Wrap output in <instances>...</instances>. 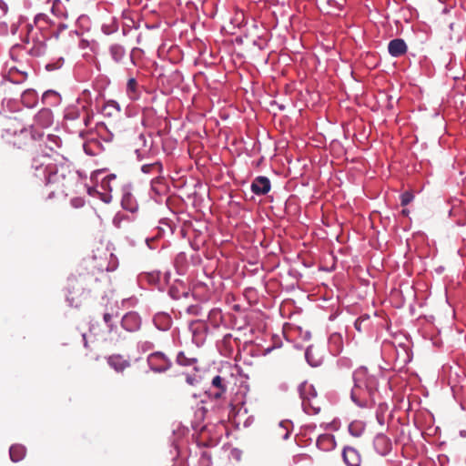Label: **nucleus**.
I'll list each match as a JSON object with an SVG mask.
<instances>
[{
  "label": "nucleus",
  "mask_w": 466,
  "mask_h": 466,
  "mask_svg": "<svg viewBox=\"0 0 466 466\" xmlns=\"http://www.w3.org/2000/svg\"><path fill=\"white\" fill-rule=\"evenodd\" d=\"M414 198V195L410 191H405L400 196V203L401 206H407L410 204Z\"/></svg>",
  "instance_id": "27"
},
{
  "label": "nucleus",
  "mask_w": 466,
  "mask_h": 466,
  "mask_svg": "<svg viewBox=\"0 0 466 466\" xmlns=\"http://www.w3.org/2000/svg\"><path fill=\"white\" fill-rule=\"evenodd\" d=\"M187 382L189 385H193V384H194V382H195V378H193L192 376L187 375Z\"/></svg>",
  "instance_id": "33"
},
{
  "label": "nucleus",
  "mask_w": 466,
  "mask_h": 466,
  "mask_svg": "<svg viewBox=\"0 0 466 466\" xmlns=\"http://www.w3.org/2000/svg\"><path fill=\"white\" fill-rule=\"evenodd\" d=\"M231 408H232V409H231V411H230V413H233V412H235V407H234L233 405H231Z\"/></svg>",
  "instance_id": "38"
},
{
  "label": "nucleus",
  "mask_w": 466,
  "mask_h": 466,
  "mask_svg": "<svg viewBox=\"0 0 466 466\" xmlns=\"http://www.w3.org/2000/svg\"><path fill=\"white\" fill-rule=\"evenodd\" d=\"M35 95V92L34 91H31V90H26L25 91L24 93V96H34Z\"/></svg>",
  "instance_id": "35"
},
{
  "label": "nucleus",
  "mask_w": 466,
  "mask_h": 466,
  "mask_svg": "<svg viewBox=\"0 0 466 466\" xmlns=\"http://www.w3.org/2000/svg\"><path fill=\"white\" fill-rule=\"evenodd\" d=\"M120 106L114 100L107 101L102 108V114L107 117L117 116L120 115Z\"/></svg>",
  "instance_id": "17"
},
{
  "label": "nucleus",
  "mask_w": 466,
  "mask_h": 466,
  "mask_svg": "<svg viewBox=\"0 0 466 466\" xmlns=\"http://www.w3.org/2000/svg\"><path fill=\"white\" fill-rule=\"evenodd\" d=\"M118 317H119V313H118L117 309H116V307H114V306H111L109 309L107 308L106 311L104 313V316H103L104 321L109 328L110 331L113 330L112 319H116Z\"/></svg>",
  "instance_id": "21"
},
{
  "label": "nucleus",
  "mask_w": 466,
  "mask_h": 466,
  "mask_svg": "<svg viewBox=\"0 0 466 466\" xmlns=\"http://www.w3.org/2000/svg\"><path fill=\"white\" fill-rule=\"evenodd\" d=\"M76 282L75 280H70L69 283H68V295L66 297V299L67 301L69 302V304L71 306H75V307H77L78 306V303L77 301L76 300V297L72 295V291L71 289L75 290L76 289V297L78 298L80 295H81V289L77 288L76 289Z\"/></svg>",
  "instance_id": "23"
},
{
  "label": "nucleus",
  "mask_w": 466,
  "mask_h": 466,
  "mask_svg": "<svg viewBox=\"0 0 466 466\" xmlns=\"http://www.w3.org/2000/svg\"><path fill=\"white\" fill-rule=\"evenodd\" d=\"M116 186V176L115 174L106 176L101 181V187L109 192H112Z\"/></svg>",
  "instance_id": "24"
},
{
  "label": "nucleus",
  "mask_w": 466,
  "mask_h": 466,
  "mask_svg": "<svg viewBox=\"0 0 466 466\" xmlns=\"http://www.w3.org/2000/svg\"><path fill=\"white\" fill-rule=\"evenodd\" d=\"M301 405L304 411L309 415L318 414L321 410L322 400L318 397L314 387L308 383L299 386Z\"/></svg>",
  "instance_id": "3"
},
{
  "label": "nucleus",
  "mask_w": 466,
  "mask_h": 466,
  "mask_svg": "<svg viewBox=\"0 0 466 466\" xmlns=\"http://www.w3.org/2000/svg\"><path fill=\"white\" fill-rule=\"evenodd\" d=\"M368 319H369V318H368V317H365V318H364V317H360V318H359L358 319H356V321H355V323H354V326H355L356 329H357L358 331L361 332V331H362V328H363V327H362V324H363L365 321H367Z\"/></svg>",
  "instance_id": "29"
},
{
  "label": "nucleus",
  "mask_w": 466,
  "mask_h": 466,
  "mask_svg": "<svg viewBox=\"0 0 466 466\" xmlns=\"http://www.w3.org/2000/svg\"><path fill=\"white\" fill-rule=\"evenodd\" d=\"M17 77L15 76V73L9 72L10 80L14 83H21L26 78V74L24 72H16Z\"/></svg>",
  "instance_id": "28"
},
{
  "label": "nucleus",
  "mask_w": 466,
  "mask_h": 466,
  "mask_svg": "<svg viewBox=\"0 0 466 466\" xmlns=\"http://www.w3.org/2000/svg\"><path fill=\"white\" fill-rule=\"evenodd\" d=\"M407 49V45L405 41L401 38H395L390 41L388 45V51L390 54V56L394 57L403 56L404 54H406Z\"/></svg>",
  "instance_id": "11"
},
{
  "label": "nucleus",
  "mask_w": 466,
  "mask_h": 466,
  "mask_svg": "<svg viewBox=\"0 0 466 466\" xmlns=\"http://www.w3.org/2000/svg\"><path fill=\"white\" fill-rule=\"evenodd\" d=\"M127 95L131 100H137L140 96V89L137 81L131 77L127 80Z\"/></svg>",
  "instance_id": "18"
},
{
  "label": "nucleus",
  "mask_w": 466,
  "mask_h": 466,
  "mask_svg": "<svg viewBox=\"0 0 466 466\" xmlns=\"http://www.w3.org/2000/svg\"><path fill=\"white\" fill-rule=\"evenodd\" d=\"M107 363L117 372H122L130 366V361L121 355H112L108 357Z\"/></svg>",
  "instance_id": "13"
},
{
  "label": "nucleus",
  "mask_w": 466,
  "mask_h": 466,
  "mask_svg": "<svg viewBox=\"0 0 466 466\" xmlns=\"http://www.w3.org/2000/svg\"><path fill=\"white\" fill-rule=\"evenodd\" d=\"M46 185L51 194L67 196L72 193L78 183V177L71 163L64 159L46 166Z\"/></svg>",
  "instance_id": "1"
},
{
  "label": "nucleus",
  "mask_w": 466,
  "mask_h": 466,
  "mask_svg": "<svg viewBox=\"0 0 466 466\" xmlns=\"http://www.w3.org/2000/svg\"><path fill=\"white\" fill-rule=\"evenodd\" d=\"M25 452H26V450L23 445H20V444L12 445L9 450L10 459L14 462H18L25 458Z\"/></svg>",
  "instance_id": "19"
},
{
  "label": "nucleus",
  "mask_w": 466,
  "mask_h": 466,
  "mask_svg": "<svg viewBox=\"0 0 466 466\" xmlns=\"http://www.w3.org/2000/svg\"><path fill=\"white\" fill-rule=\"evenodd\" d=\"M5 93V88H4V83H3V80L0 78V96H2Z\"/></svg>",
  "instance_id": "34"
},
{
  "label": "nucleus",
  "mask_w": 466,
  "mask_h": 466,
  "mask_svg": "<svg viewBox=\"0 0 466 466\" xmlns=\"http://www.w3.org/2000/svg\"><path fill=\"white\" fill-rule=\"evenodd\" d=\"M66 28H67V26L66 25L59 24L56 29H53L52 35L56 38H59V35L62 33V31L66 30Z\"/></svg>",
  "instance_id": "30"
},
{
  "label": "nucleus",
  "mask_w": 466,
  "mask_h": 466,
  "mask_svg": "<svg viewBox=\"0 0 466 466\" xmlns=\"http://www.w3.org/2000/svg\"><path fill=\"white\" fill-rule=\"evenodd\" d=\"M141 170L146 174L159 175L162 171V164L158 161L151 164H145L142 166Z\"/></svg>",
  "instance_id": "26"
},
{
  "label": "nucleus",
  "mask_w": 466,
  "mask_h": 466,
  "mask_svg": "<svg viewBox=\"0 0 466 466\" xmlns=\"http://www.w3.org/2000/svg\"><path fill=\"white\" fill-rule=\"evenodd\" d=\"M65 116L66 119H71V120H75V119H78V118L82 117L83 122L86 127L89 126V123L92 119V116L86 105H81L80 108L69 107L66 110Z\"/></svg>",
  "instance_id": "5"
},
{
  "label": "nucleus",
  "mask_w": 466,
  "mask_h": 466,
  "mask_svg": "<svg viewBox=\"0 0 466 466\" xmlns=\"http://www.w3.org/2000/svg\"><path fill=\"white\" fill-rule=\"evenodd\" d=\"M354 386L351 400L360 407H370L374 402L377 391V380L368 374L366 369H359L353 375Z\"/></svg>",
  "instance_id": "2"
},
{
  "label": "nucleus",
  "mask_w": 466,
  "mask_h": 466,
  "mask_svg": "<svg viewBox=\"0 0 466 466\" xmlns=\"http://www.w3.org/2000/svg\"><path fill=\"white\" fill-rule=\"evenodd\" d=\"M409 212H410V211H409V209H406V208H405V209H402V211H401V213H402V215H403V216H408V215H409Z\"/></svg>",
  "instance_id": "36"
},
{
  "label": "nucleus",
  "mask_w": 466,
  "mask_h": 466,
  "mask_svg": "<svg viewBox=\"0 0 466 466\" xmlns=\"http://www.w3.org/2000/svg\"><path fill=\"white\" fill-rule=\"evenodd\" d=\"M35 123L41 127H47L53 123V114L48 108L40 110L35 117Z\"/></svg>",
  "instance_id": "14"
},
{
  "label": "nucleus",
  "mask_w": 466,
  "mask_h": 466,
  "mask_svg": "<svg viewBox=\"0 0 466 466\" xmlns=\"http://www.w3.org/2000/svg\"><path fill=\"white\" fill-rule=\"evenodd\" d=\"M8 7L6 4L3 1H0V18L4 17L7 13Z\"/></svg>",
  "instance_id": "31"
},
{
  "label": "nucleus",
  "mask_w": 466,
  "mask_h": 466,
  "mask_svg": "<svg viewBox=\"0 0 466 466\" xmlns=\"http://www.w3.org/2000/svg\"><path fill=\"white\" fill-rule=\"evenodd\" d=\"M121 205L124 209L128 210L130 212H135L137 210L138 205L135 198V197L132 195V193L128 191H125L122 196L121 199Z\"/></svg>",
  "instance_id": "15"
},
{
  "label": "nucleus",
  "mask_w": 466,
  "mask_h": 466,
  "mask_svg": "<svg viewBox=\"0 0 466 466\" xmlns=\"http://www.w3.org/2000/svg\"><path fill=\"white\" fill-rule=\"evenodd\" d=\"M317 446L322 451H330L334 449L336 446L334 436L329 434L320 435L317 440Z\"/></svg>",
  "instance_id": "16"
},
{
  "label": "nucleus",
  "mask_w": 466,
  "mask_h": 466,
  "mask_svg": "<svg viewBox=\"0 0 466 466\" xmlns=\"http://www.w3.org/2000/svg\"><path fill=\"white\" fill-rule=\"evenodd\" d=\"M211 387L214 389V391L209 390L208 393L210 397L215 400H218L222 398V396L227 391L226 380L221 376L217 375L212 379Z\"/></svg>",
  "instance_id": "7"
},
{
  "label": "nucleus",
  "mask_w": 466,
  "mask_h": 466,
  "mask_svg": "<svg viewBox=\"0 0 466 466\" xmlns=\"http://www.w3.org/2000/svg\"><path fill=\"white\" fill-rule=\"evenodd\" d=\"M29 36L33 39L32 46L27 48L28 53L33 56H40L46 54V41L49 37L46 33L42 35L41 38L33 35V29L29 32Z\"/></svg>",
  "instance_id": "6"
},
{
  "label": "nucleus",
  "mask_w": 466,
  "mask_h": 466,
  "mask_svg": "<svg viewBox=\"0 0 466 466\" xmlns=\"http://www.w3.org/2000/svg\"><path fill=\"white\" fill-rule=\"evenodd\" d=\"M72 203H73V205H74L75 207H76V208H77V207L82 206L84 202H83V200H82V199H80V198H75V199H73V200H72Z\"/></svg>",
  "instance_id": "32"
},
{
  "label": "nucleus",
  "mask_w": 466,
  "mask_h": 466,
  "mask_svg": "<svg viewBox=\"0 0 466 466\" xmlns=\"http://www.w3.org/2000/svg\"><path fill=\"white\" fill-rule=\"evenodd\" d=\"M181 355H182V354H179V355H178V357H177V361H178V362H181V358H182V356H181Z\"/></svg>",
  "instance_id": "37"
},
{
  "label": "nucleus",
  "mask_w": 466,
  "mask_h": 466,
  "mask_svg": "<svg viewBox=\"0 0 466 466\" xmlns=\"http://www.w3.org/2000/svg\"><path fill=\"white\" fill-rule=\"evenodd\" d=\"M349 431L353 437H360L365 431V424L360 420H354L349 425Z\"/></svg>",
  "instance_id": "22"
},
{
  "label": "nucleus",
  "mask_w": 466,
  "mask_h": 466,
  "mask_svg": "<svg viewBox=\"0 0 466 466\" xmlns=\"http://www.w3.org/2000/svg\"><path fill=\"white\" fill-rule=\"evenodd\" d=\"M343 461L347 466H360V454L353 447H345L342 451Z\"/></svg>",
  "instance_id": "9"
},
{
  "label": "nucleus",
  "mask_w": 466,
  "mask_h": 466,
  "mask_svg": "<svg viewBox=\"0 0 466 466\" xmlns=\"http://www.w3.org/2000/svg\"><path fill=\"white\" fill-rule=\"evenodd\" d=\"M374 447L380 455H386L391 450L390 440L384 434H378L374 440Z\"/></svg>",
  "instance_id": "12"
},
{
  "label": "nucleus",
  "mask_w": 466,
  "mask_h": 466,
  "mask_svg": "<svg viewBox=\"0 0 466 466\" xmlns=\"http://www.w3.org/2000/svg\"><path fill=\"white\" fill-rule=\"evenodd\" d=\"M35 25L37 29L46 31L49 27H53L54 25L51 23L49 17L45 14H38L35 17Z\"/></svg>",
  "instance_id": "20"
},
{
  "label": "nucleus",
  "mask_w": 466,
  "mask_h": 466,
  "mask_svg": "<svg viewBox=\"0 0 466 466\" xmlns=\"http://www.w3.org/2000/svg\"><path fill=\"white\" fill-rule=\"evenodd\" d=\"M270 187L269 179L263 176L257 177L251 184V190L256 195H266Z\"/></svg>",
  "instance_id": "8"
},
{
  "label": "nucleus",
  "mask_w": 466,
  "mask_h": 466,
  "mask_svg": "<svg viewBox=\"0 0 466 466\" xmlns=\"http://www.w3.org/2000/svg\"><path fill=\"white\" fill-rule=\"evenodd\" d=\"M151 370L157 372L166 371L171 365L169 360L162 352H154L147 358Z\"/></svg>",
  "instance_id": "4"
},
{
  "label": "nucleus",
  "mask_w": 466,
  "mask_h": 466,
  "mask_svg": "<svg viewBox=\"0 0 466 466\" xmlns=\"http://www.w3.org/2000/svg\"><path fill=\"white\" fill-rule=\"evenodd\" d=\"M140 318L135 312L127 313L121 320L122 327L127 331H135L140 327Z\"/></svg>",
  "instance_id": "10"
},
{
  "label": "nucleus",
  "mask_w": 466,
  "mask_h": 466,
  "mask_svg": "<svg viewBox=\"0 0 466 466\" xmlns=\"http://www.w3.org/2000/svg\"><path fill=\"white\" fill-rule=\"evenodd\" d=\"M109 52H110L111 57L116 63L121 62L125 56L124 47L117 44L111 46L109 48Z\"/></svg>",
  "instance_id": "25"
}]
</instances>
